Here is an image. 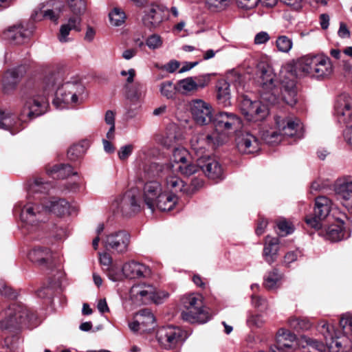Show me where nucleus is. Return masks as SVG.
Listing matches in <instances>:
<instances>
[{
	"label": "nucleus",
	"instance_id": "16",
	"mask_svg": "<svg viewBox=\"0 0 352 352\" xmlns=\"http://www.w3.org/2000/svg\"><path fill=\"white\" fill-rule=\"evenodd\" d=\"M190 112L195 122L206 125L213 122L212 106L201 99L193 100L190 103Z\"/></svg>",
	"mask_w": 352,
	"mask_h": 352
},
{
	"label": "nucleus",
	"instance_id": "49",
	"mask_svg": "<svg viewBox=\"0 0 352 352\" xmlns=\"http://www.w3.org/2000/svg\"><path fill=\"white\" fill-rule=\"evenodd\" d=\"M178 90L182 94H186L191 91H197L195 80L193 77H188L180 80L178 82Z\"/></svg>",
	"mask_w": 352,
	"mask_h": 352
},
{
	"label": "nucleus",
	"instance_id": "20",
	"mask_svg": "<svg viewBox=\"0 0 352 352\" xmlns=\"http://www.w3.org/2000/svg\"><path fill=\"white\" fill-rule=\"evenodd\" d=\"M200 169L209 179L221 180L223 179V170L220 163L209 156L197 160Z\"/></svg>",
	"mask_w": 352,
	"mask_h": 352
},
{
	"label": "nucleus",
	"instance_id": "19",
	"mask_svg": "<svg viewBox=\"0 0 352 352\" xmlns=\"http://www.w3.org/2000/svg\"><path fill=\"white\" fill-rule=\"evenodd\" d=\"M155 287L145 283L133 285L130 289V297L137 304L159 302L155 298Z\"/></svg>",
	"mask_w": 352,
	"mask_h": 352
},
{
	"label": "nucleus",
	"instance_id": "63",
	"mask_svg": "<svg viewBox=\"0 0 352 352\" xmlns=\"http://www.w3.org/2000/svg\"><path fill=\"white\" fill-rule=\"evenodd\" d=\"M277 226L280 232L285 235L292 234L294 232L293 226L286 220H280L278 223Z\"/></svg>",
	"mask_w": 352,
	"mask_h": 352
},
{
	"label": "nucleus",
	"instance_id": "23",
	"mask_svg": "<svg viewBox=\"0 0 352 352\" xmlns=\"http://www.w3.org/2000/svg\"><path fill=\"white\" fill-rule=\"evenodd\" d=\"M26 72L24 66H19L16 68L8 70L3 75L2 80L3 91L6 94L15 89L17 84L20 81L22 76Z\"/></svg>",
	"mask_w": 352,
	"mask_h": 352
},
{
	"label": "nucleus",
	"instance_id": "32",
	"mask_svg": "<svg viewBox=\"0 0 352 352\" xmlns=\"http://www.w3.org/2000/svg\"><path fill=\"white\" fill-rule=\"evenodd\" d=\"M177 200L176 195L163 192L155 203V209L157 208L161 211H169L174 208Z\"/></svg>",
	"mask_w": 352,
	"mask_h": 352
},
{
	"label": "nucleus",
	"instance_id": "46",
	"mask_svg": "<svg viewBox=\"0 0 352 352\" xmlns=\"http://www.w3.org/2000/svg\"><path fill=\"white\" fill-rule=\"evenodd\" d=\"M67 3L75 16L80 18L87 9V0H67Z\"/></svg>",
	"mask_w": 352,
	"mask_h": 352
},
{
	"label": "nucleus",
	"instance_id": "57",
	"mask_svg": "<svg viewBox=\"0 0 352 352\" xmlns=\"http://www.w3.org/2000/svg\"><path fill=\"white\" fill-rule=\"evenodd\" d=\"M84 153L83 147L80 144H74L67 151V157L72 161L76 160Z\"/></svg>",
	"mask_w": 352,
	"mask_h": 352
},
{
	"label": "nucleus",
	"instance_id": "18",
	"mask_svg": "<svg viewBox=\"0 0 352 352\" xmlns=\"http://www.w3.org/2000/svg\"><path fill=\"white\" fill-rule=\"evenodd\" d=\"M174 167L175 165L172 164H166L165 166V173L162 177L164 179L166 188L170 191V194L188 193V188L184 182L175 174Z\"/></svg>",
	"mask_w": 352,
	"mask_h": 352
},
{
	"label": "nucleus",
	"instance_id": "6",
	"mask_svg": "<svg viewBox=\"0 0 352 352\" xmlns=\"http://www.w3.org/2000/svg\"><path fill=\"white\" fill-rule=\"evenodd\" d=\"M228 142L225 133H199L194 135L190 140V146L197 160L209 156L210 149L215 148Z\"/></svg>",
	"mask_w": 352,
	"mask_h": 352
},
{
	"label": "nucleus",
	"instance_id": "15",
	"mask_svg": "<svg viewBox=\"0 0 352 352\" xmlns=\"http://www.w3.org/2000/svg\"><path fill=\"white\" fill-rule=\"evenodd\" d=\"M277 130L283 136L295 137L300 139L303 136V126L298 118L276 116L275 118Z\"/></svg>",
	"mask_w": 352,
	"mask_h": 352
},
{
	"label": "nucleus",
	"instance_id": "14",
	"mask_svg": "<svg viewBox=\"0 0 352 352\" xmlns=\"http://www.w3.org/2000/svg\"><path fill=\"white\" fill-rule=\"evenodd\" d=\"M332 207V201L327 197L316 198L313 214L305 217L306 223L315 230L322 228V222L329 215Z\"/></svg>",
	"mask_w": 352,
	"mask_h": 352
},
{
	"label": "nucleus",
	"instance_id": "5",
	"mask_svg": "<svg viewBox=\"0 0 352 352\" xmlns=\"http://www.w3.org/2000/svg\"><path fill=\"white\" fill-rule=\"evenodd\" d=\"M297 68L306 76L318 80L329 78L333 72L330 58L323 53H310L297 60Z\"/></svg>",
	"mask_w": 352,
	"mask_h": 352
},
{
	"label": "nucleus",
	"instance_id": "51",
	"mask_svg": "<svg viewBox=\"0 0 352 352\" xmlns=\"http://www.w3.org/2000/svg\"><path fill=\"white\" fill-rule=\"evenodd\" d=\"M259 62L254 58H246L243 61V75L245 74L250 76V78L254 76L255 72L257 73V65Z\"/></svg>",
	"mask_w": 352,
	"mask_h": 352
},
{
	"label": "nucleus",
	"instance_id": "40",
	"mask_svg": "<svg viewBox=\"0 0 352 352\" xmlns=\"http://www.w3.org/2000/svg\"><path fill=\"white\" fill-rule=\"evenodd\" d=\"M325 238L333 242L342 240L344 238L342 225L340 223L329 226L326 230Z\"/></svg>",
	"mask_w": 352,
	"mask_h": 352
},
{
	"label": "nucleus",
	"instance_id": "8",
	"mask_svg": "<svg viewBox=\"0 0 352 352\" xmlns=\"http://www.w3.org/2000/svg\"><path fill=\"white\" fill-rule=\"evenodd\" d=\"M334 109L338 121L348 124L352 121V97L346 93L339 95ZM342 135L346 144L352 148V124L346 125Z\"/></svg>",
	"mask_w": 352,
	"mask_h": 352
},
{
	"label": "nucleus",
	"instance_id": "56",
	"mask_svg": "<svg viewBox=\"0 0 352 352\" xmlns=\"http://www.w3.org/2000/svg\"><path fill=\"white\" fill-rule=\"evenodd\" d=\"M14 119L8 112L0 111V129H9L13 126Z\"/></svg>",
	"mask_w": 352,
	"mask_h": 352
},
{
	"label": "nucleus",
	"instance_id": "29",
	"mask_svg": "<svg viewBox=\"0 0 352 352\" xmlns=\"http://www.w3.org/2000/svg\"><path fill=\"white\" fill-rule=\"evenodd\" d=\"M81 18L78 16H72L69 18L67 22L61 25L58 35V39L60 43H67L70 41L68 37L70 31H80Z\"/></svg>",
	"mask_w": 352,
	"mask_h": 352
},
{
	"label": "nucleus",
	"instance_id": "24",
	"mask_svg": "<svg viewBox=\"0 0 352 352\" xmlns=\"http://www.w3.org/2000/svg\"><path fill=\"white\" fill-rule=\"evenodd\" d=\"M163 19V8L157 4H151V6L144 11V14L142 20L145 27L148 29H155L160 25Z\"/></svg>",
	"mask_w": 352,
	"mask_h": 352
},
{
	"label": "nucleus",
	"instance_id": "48",
	"mask_svg": "<svg viewBox=\"0 0 352 352\" xmlns=\"http://www.w3.org/2000/svg\"><path fill=\"white\" fill-rule=\"evenodd\" d=\"M177 87L172 81H164L160 85V91L162 96L167 99H173L175 97Z\"/></svg>",
	"mask_w": 352,
	"mask_h": 352
},
{
	"label": "nucleus",
	"instance_id": "11",
	"mask_svg": "<svg viewBox=\"0 0 352 352\" xmlns=\"http://www.w3.org/2000/svg\"><path fill=\"white\" fill-rule=\"evenodd\" d=\"M156 337L163 349L170 350L182 345L188 338V333L179 327L168 325L160 328Z\"/></svg>",
	"mask_w": 352,
	"mask_h": 352
},
{
	"label": "nucleus",
	"instance_id": "54",
	"mask_svg": "<svg viewBox=\"0 0 352 352\" xmlns=\"http://www.w3.org/2000/svg\"><path fill=\"white\" fill-rule=\"evenodd\" d=\"M251 303L254 308L260 311H265L268 307L267 300L256 294L252 295Z\"/></svg>",
	"mask_w": 352,
	"mask_h": 352
},
{
	"label": "nucleus",
	"instance_id": "47",
	"mask_svg": "<svg viewBox=\"0 0 352 352\" xmlns=\"http://www.w3.org/2000/svg\"><path fill=\"white\" fill-rule=\"evenodd\" d=\"M275 45L278 52L287 54L293 47V41L285 35H280L277 37Z\"/></svg>",
	"mask_w": 352,
	"mask_h": 352
},
{
	"label": "nucleus",
	"instance_id": "61",
	"mask_svg": "<svg viewBox=\"0 0 352 352\" xmlns=\"http://www.w3.org/2000/svg\"><path fill=\"white\" fill-rule=\"evenodd\" d=\"M133 146L132 144H126L120 147L118 155L120 160H126L133 153Z\"/></svg>",
	"mask_w": 352,
	"mask_h": 352
},
{
	"label": "nucleus",
	"instance_id": "35",
	"mask_svg": "<svg viewBox=\"0 0 352 352\" xmlns=\"http://www.w3.org/2000/svg\"><path fill=\"white\" fill-rule=\"evenodd\" d=\"M260 150L261 144L255 135L250 133L243 134V154H255Z\"/></svg>",
	"mask_w": 352,
	"mask_h": 352
},
{
	"label": "nucleus",
	"instance_id": "2",
	"mask_svg": "<svg viewBox=\"0 0 352 352\" xmlns=\"http://www.w3.org/2000/svg\"><path fill=\"white\" fill-rule=\"evenodd\" d=\"M256 74L261 84L262 102L274 105L283 100L292 107L296 104L297 89L294 80L284 79L278 87L276 75L272 67L263 60L258 63Z\"/></svg>",
	"mask_w": 352,
	"mask_h": 352
},
{
	"label": "nucleus",
	"instance_id": "38",
	"mask_svg": "<svg viewBox=\"0 0 352 352\" xmlns=\"http://www.w3.org/2000/svg\"><path fill=\"white\" fill-rule=\"evenodd\" d=\"M51 184L48 182H44L42 179L38 178L34 181L29 182L28 191V194L45 193L48 192Z\"/></svg>",
	"mask_w": 352,
	"mask_h": 352
},
{
	"label": "nucleus",
	"instance_id": "62",
	"mask_svg": "<svg viewBox=\"0 0 352 352\" xmlns=\"http://www.w3.org/2000/svg\"><path fill=\"white\" fill-rule=\"evenodd\" d=\"M270 40V34L265 31L257 33L254 39V43L256 45L266 44Z\"/></svg>",
	"mask_w": 352,
	"mask_h": 352
},
{
	"label": "nucleus",
	"instance_id": "59",
	"mask_svg": "<svg viewBox=\"0 0 352 352\" xmlns=\"http://www.w3.org/2000/svg\"><path fill=\"white\" fill-rule=\"evenodd\" d=\"M146 45L151 50L157 49L162 45V38L157 34H153L148 37Z\"/></svg>",
	"mask_w": 352,
	"mask_h": 352
},
{
	"label": "nucleus",
	"instance_id": "30",
	"mask_svg": "<svg viewBox=\"0 0 352 352\" xmlns=\"http://www.w3.org/2000/svg\"><path fill=\"white\" fill-rule=\"evenodd\" d=\"M30 260L40 266H47L52 261V252L47 248L36 247L28 254Z\"/></svg>",
	"mask_w": 352,
	"mask_h": 352
},
{
	"label": "nucleus",
	"instance_id": "55",
	"mask_svg": "<svg viewBox=\"0 0 352 352\" xmlns=\"http://www.w3.org/2000/svg\"><path fill=\"white\" fill-rule=\"evenodd\" d=\"M226 78L228 80L235 86H241L242 83V77L240 69H233L227 73Z\"/></svg>",
	"mask_w": 352,
	"mask_h": 352
},
{
	"label": "nucleus",
	"instance_id": "42",
	"mask_svg": "<svg viewBox=\"0 0 352 352\" xmlns=\"http://www.w3.org/2000/svg\"><path fill=\"white\" fill-rule=\"evenodd\" d=\"M32 18L34 21H41L43 19H49L52 21L56 23L58 19V14L50 9L43 10L42 8H37L34 10Z\"/></svg>",
	"mask_w": 352,
	"mask_h": 352
},
{
	"label": "nucleus",
	"instance_id": "10",
	"mask_svg": "<svg viewBox=\"0 0 352 352\" xmlns=\"http://www.w3.org/2000/svg\"><path fill=\"white\" fill-rule=\"evenodd\" d=\"M13 210L15 214L19 213L21 221L25 223L26 226H32V230L38 223L44 222L46 219L45 206L32 202H19L14 206Z\"/></svg>",
	"mask_w": 352,
	"mask_h": 352
},
{
	"label": "nucleus",
	"instance_id": "41",
	"mask_svg": "<svg viewBox=\"0 0 352 352\" xmlns=\"http://www.w3.org/2000/svg\"><path fill=\"white\" fill-rule=\"evenodd\" d=\"M289 326L297 331H306L312 327V322L307 318L292 316L288 320Z\"/></svg>",
	"mask_w": 352,
	"mask_h": 352
},
{
	"label": "nucleus",
	"instance_id": "13",
	"mask_svg": "<svg viewBox=\"0 0 352 352\" xmlns=\"http://www.w3.org/2000/svg\"><path fill=\"white\" fill-rule=\"evenodd\" d=\"M130 241V234L124 230H118L107 234L102 243L107 251L123 254L128 251Z\"/></svg>",
	"mask_w": 352,
	"mask_h": 352
},
{
	"label": "nucleus",
	"instance_id": "64",
	"mask_svg": "<svg viewBox=\"0 0 352 352\" xmlns=\"http://www.w3.org/2000/svg\"><path fill=\"white\" fill-rule=\"evenodd\" d=\"M0 294L10 298L16 297V294L12 289L8 287L6 283L1 280L0 281Z\"/></svg>",
	"mask_w": 352,
	"mask_h": 352
},
{
	"label": "nucleus",
	"instance_id": "34",
	"mask_svg": "<svg viewBox=\"0 0 352 352\" xmlns=\"http://www.w3.org/2000/svg\"><path fill=\"white\" fill-rule=\"evenodd\" d=\"M137 317L141 324L142 330L148 331L154 329L155 318L152 312L148 309H144L137 313Z\"/></svg>",
	"mask_w": 352,
	"mask_h": 352
},
{
	"label": "nucleus",
	"instance_id": "33",
	"mask_svg": "<svg viewBox=\"0 0 352 352\" xmlns=\"http://www.w3.org/2000/svg\"><path fill=\"white\" fill-rule=\"evenodd\" d=\"M217 98L219 104L223 107H229L231 105L230 84L226 80H219L217 85Z\"/></svg>",
	"mask_w": 352,
	"mask_h": 352
},
{
	"label": "nucleus",
	"instance_id": "43",
	"mask_svg": "<svg viewBox=\"0 0 352 352\" xmlns=\"http://www.w3.org/2000/svg\"><path fill=\"white\" fill-rule=\"evenodd\" d=\"M166 164H159L157 163H151L144 167V172L148 178L155 176L162 177L165 173V166Z\"/></svg>",
	"mask_w": 352,
	"mask_h": 352
},
{
	"label": "nucleus",
	"instance_id": "60",
	"mask_svg": "<svg viewBox=\"0 0 352 352\" xmlns=\"http://www.w3.org/2000/svg\"><path fill=\"white\" fill-rule=\"evenodd\" d=\"M230 0H206V3L210 9L223 10L228 6Z\"/></svg>",
	"mask_w": 352,
	"mask_h": 352
},
{
	"label": "nucleus",
	"instance_id": "36",
	"mask_svg": "<svg viewBox=\"0 0 352 352\" xmlns=\"http://www.w3.org/2000/svg\"><path fill=\"white\" fill-rule=\"evenodd\" d=\"M47 173L52 177L56 179H64L71 175H76V172H74L72 167L69 164L54 165L51 169H47Z\"/></svg>",
	"mask_w": 352,
	"mask_h": 352
},
{
	"label": "nucleus",
	"instance_id": "7",
	"mask_svg": "<svg viewBox=\"0 0 352 352\" xmlns=\"http://www.w3.org/2000/svg\"><path fill=\"white\" fill-rule=\"evenodd\" d=\"M182 305L184 309L181 317L184 321L191 324H203L210 319V316L204 307L200 295L190 294L183 296Z\"/></svg>",
	"mask_w": 352,
	"mask_h": 352
},
{
	"label": "nucleus",
	"instance_id": "22",
	"mask_svg": "<svg viewBox=\"0 0 352 352\" xmlns=\"http://www.w3.org/2000/svg\"><path fill=\"white\" fill-rule=\"evenodd\" d=\"M164 192L160 182L151 181L144 184L143 199L145 204L151 211L155 210V203Z\"/></svg>",
	"mask_w": 352,
	"mask_h": 352
},
{
	"label": "nucleus",
	"instance_id": "4",
	"mask_svg": "<svg viewBox=\"0 0 352 352\" xmlns=\"http://www.w3.org/2000/svg\"><path fill=\"white\" fill-rule=\"evenodd\" d=\"M36 316L23 305L0 306V329L7 333L19 331L23 327L32 328L36 325Z\"/></svg>",
	"mask_w": 352,
	"mask_h": 352
},
{
	"label": "nucleus",
	"instance_id": "52",
	"mask_svg": "<svg viewBox=\"0 0 352 352\" xmlns=\"http://www.w3.org/2000/svg\"><path fill=\"white\" fill-rule=\"evenodd\" d=\"M18 331L11 332L10 336L4 338V346L10 350L16 349L21 343V338L17 333Z\"/></svg>",
	"mask_w": 352,
	"mask_h": 352
},
{
	"label": "nucleus",
	"instance_id": "27",
	"mask_svg": "<svg viewBox=\"0 0 352 352\" xmlns=\"http://www.w3.org/2000/svg\"><path fill=\"white\" fill-rule=\"evenodd\" d=\"M296 335L285 329H280L276 337V344L273 346L294 351L296 348Z\"/></svg>",
	"mask_w": 352,
	"mask_h": 352
},
{
	"label": "nucleus",
	"instance_id": "1",
	"mask_svg": "<svg viewBox=\"0 0 352 352\" xmlns=\"http://www.w3.org/2000/svg\"><path fill=\"white\" fill-rule=\"evenodd\" d=\"M85 90L78 78L63 81L59 74H52L42 82V94H34L28 99L23 115L32 118L45 113L48 106L47 97L54 91L56 92L53 104L56 109L74 107L82 102Z\"/></svg>",
	"mask_w": 352,
	"mask_h": 352
},
{
	"label": "nucleus",
	"instance_id": "25",
	"mask_svg": "<svg viewBox=\"0 0 352 352\" xmlns=\"http://www.w3.org/2000/svg\"><path fill=\"white\" fill-rule=\"evenodd\" d=\"M32 33V30L19 24L10 28L5 33V37L11 43L19 45L26 42Z\"/></svg>",
	"mask_w": 352,
	"mask_h": 352
},
{
	"label": "nucleus",
	"instance_id": "37",
	"mask_svg": "<svg viewBox=\"0 0 352 352\" xmlns=\"http://www.w3.org/2000/svg\"><path fill=\"white\" fill-rule=\"evenodd\" d=\"M281 275L276 269L267 272L264 277L263 285L269 290L275 289L278 287Z\"/></svg>",
	"mask_w": 352,
	"mask_h": 352
},
{
	"label": "nucleus",
	"instance_id": "26",
	"mask_svg": "<svg viewBox=\"0 0 352 352\" xmlns=\"http://www.w3.org/2000/svg\"><path fill=\"white\" fill-rule=\"evenodd\" d=\"M123 274L129 278H139L150 274L149 268L145 265L134 261L126 263L122 267Z\"/></svg>",
	"mask_w": 352,
	"mask_h": 352
},
{
	"label": "nucleus",
	"instance_id": "21",
	"mask_svg": "<svg viewBox=\"0 0 352 352\" xmlns=\"http://www.w3.org/2000/svg\"><path fill=\"white\" fill-rule=\"evenodd\" d=\"M334 191L347 209H352V181L339 179L334 184Z\"/></svg>",
	"mask_w": 352,
	"mask_h": 352
},
{
	"label": "nucleus",
	"instance_id": "44",
	"mask_svg": "<svg viewBox=\"0 0 352 352\" xmlns=\"http://www.w3.org/2000/svg\"><path fill=\"white\" fill-rule=\"evenodd\" d=\"M199 169V162H197V164H193L191 162L190 158L175 167V170L179 171L183 175L187 177L196 173Z\"/></svg>",
	"mask_w": 352,
	"mask_h": 352
},
{
	"label": "nucleus",
	"instance_id": "28",
	"mask_svg": "<svg viewBox=\"0 0 352 352\" xmlns=\"http://www.w3.org/2000/svg\"><path fill=\"white\" fill-rule=\"evenodd\" d=\"M45 210L52 212L58 216L72 214L76 212L75 206H72L65 199L53 198L49 204L45 206Z\"/></svg>",
	"mask_w": 352,
	"mask_h": 352
},
{
	"label": "nucleus",
	"instance_id": "50",
	"mask_svg": "<svg viewBox=\"0 0 352 352\" xmlns=\"http://www.w3.org/2000/svg\"><path fill=\"white\" fill-rule=\"evenodd\" d=\"M109 17L112 25L120 26L124 23L126 15L120 9L116 8L109 14Z\"/></svg>",
	"mask_w": 352,
	"mask_h": 352
},
{
	"label": "nucleus",
	"instance_id": "39",
	"mask_svg": "<svg viewBox=\"0 0 352 352\" xmlns=\"http://www.w3.org/2000/svg\"><path fill=\"white\" fill-rule=\"evenodd\" d=\"M190 157L188 151L184 147L175 148L173 153L171 157V162L167 164L175 165L173 170H175V167L179 164H183L187 161Z\"/></svg>",
	"mask_w": 352,
	"mask_h": 352
},
{
	"label": "nucleus",
	"instance_id": "17",
	"mask_svg": "<svg viewBox=\"0 0 352 352\" xmlns=\"http://www.w3.org/2000/svg\"><path fill=\"white\" fill-rule=\"evenodd\" d=\"M268 115L266 104L261 101H252L243 96V120L249 122H257L263 120Z\"/></svg>",
	"mask_w": 352,
	"mask_h": 352
},
{
	"label": "nucleus",
	"instance_id": "45",
	"mask_svg": "<svg viewBox=\"0 0 352 352\" xmlns=\"http://www.w3.org/2000/svg\"><path fill=\"white\" fill-rule=\"evenodd\" d=\"M126 97L131 100H138L144 94V87L140 83L125 86Z\"/></svg>",
	"mask_w": 352,
	"mask_h": 352
},
{
	"label": "nucleus",
	"instance_id": "12",
	"mask_svg": "<svg viewBox=\"0 0 352 352\" xmlns=\"http://www.w3.org/2000/svg\"><path fill=\"white\" fill-rule=\"evenodd\" d=\"M111 208L126 217L139 212L141 210V204L138 197V190L131 189L117 197L112 203Z\"/></svg>",
	"mask_w": 352,
	"mask_h": 352
},
{
	"label": "nucleus",
	"instance_id": "9",
	"mask_svg": "<svg viewBox=\"0 0 352 352\" xmlns=\"http://www.w3.org/2000/svg\"><path fill=\"white\" fill-rule=\"evenodd\" d=\"M241 124V118L236 114L231 112L220 111L213 118L214 127L213 132L225 133L228 136V131L234 130L236 146L240 151Z\"/></svg>",
	"mask_w": 352,
	"mask_h": 352
},
{
	"label": "nucleus",
	"instance_id": "31",
	"mask_svg": "<svg viewBox=\"0 0 352 352\" xmlns=\"http://www.w3.org/2000/svg\"><path fill=\"white\" fill-rule=\"evenodd\" d=\"M278 250V239L267 236L263 250V255L265 261L268 263L271 264L275 261Z\"/></svg>",
	"mask_w": 352,
	"mask_h": 352
},
{
	"label": "nucleus",
	"instance_id": "58",
	"mask_svg": "<svg viewBox=\"0 0 352 352\" xmlns=\"http://www.w3.org/2000/svg\"><path fill=\"white\" fill-rule=\"evenodd\" d=\"M340 324L352 337V315L349 313L343 314L340 320Z\"/></svg>",
	"mask_w": 352,
	"mask_h": 352
},
{
	"label": "nucleus",
	"instance_id": "3",
	"mask_svg": "<svg viewBox=\"0 0 352 352\" xmlns=\"http://www.w3.org/2000/svg\"><path fill=\"white\" fill-rule=\"evenodd\" d=\"M317 330L324 338L326 345L317 340L305 338L307 344L318 352H347L352 347L351 339L327 322L320 321L317 325Z\"/></svg>",
	"mask_w": 352,
	"mask_h": 352
},
{
	"label": "nucleus",
	"instance_id": "53",
	"mask_svg": "<svg viewBox=\"0 0 352 352\" xmlns=\"http://www.w3.org/2000/svg\"><path fill=\"white\" fill-rule=\"evenodd\" d=\"M282 133L278 130L276 131H268L264 135V140L270 145H276L283 140Z\"/></svg>",
	"mask_w": 352,
	"mask_h": 352
}]
</instances>
